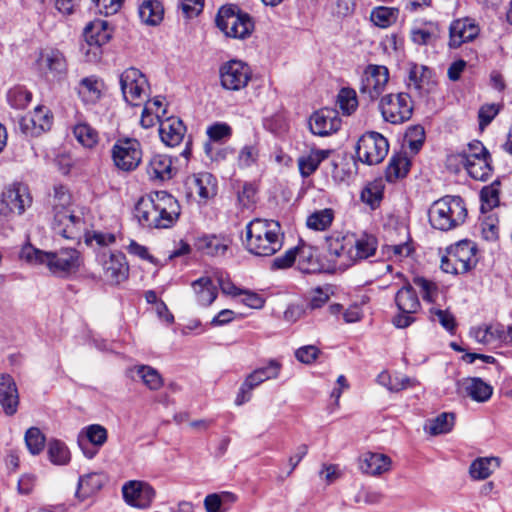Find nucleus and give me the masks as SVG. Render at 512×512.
Segmentation results:
<instances>
[{
	"label": "nucleus",
	"instance_id": "nucleus-51",
	"mask_svg": "<svg viewBox=\"0 0 512 512\" xmlns=\"http://www.w3.org/2000/svg\"><path fill=\"white\" fill-rule=\"evenodd\" d=\"M337 102L344 115H350L358 107V100L355 90L342 88L337 96Z\"/></svg>",
	"mask_w": 512,
	"mask_h": 512
},
{
	"label": "nucleus",
	"instance_id": "nucleus-20",
	"mask_svg": "<svg viewBox=\"0 0 512 512\" xmlns=\"http://www.w3.org/2000/svg\"><path fill=\"white\" fill-rule=\"evenodd\" d=\"M389 80V71L385 66L369 65L362 77L360 93L374 100L384 91Z\"/></svg>",
	"mask_w": 512,
	"mask_h": 512
},
{
	"label": "nucleus",
	"instance_id": "nucleus-46",
	"mask_svg": "<svg viewBox=\"0 0 512 512\" xmlns=\"http://www.w3.org/2000/svg\"><path fill=\"white\" fill-rule=\"evenodd\" d=\"M399 10L390 7H376L371 12V21L378 27L387 28L396 22Z\"/></svg>",
	"mask_w": 512,
	"mask_h": 512
},
{
	"label": "nucleus",
	"instance_id": "nucleus-38",
	"mask_svg": "<svg viewBox=\"0 0 512 512\" xmlns=\"http://www.w3.org/2000/svg\"><path fill=\"white\" fill-rule=\"evenodd\" d=\"M308 124L309 128H312L314 125L322 128H339L341 119L337 110L322 108L310 116Z\"/></svg>",
	"mask_w": 512,
	"mask_h": 512
},
{
	"label": "nucleus",
	"instance_id": "nucleus-4",
	"mask_svg": "<svg viewBox=\"0 0 512 512\" xmlns=\"http://www.w3.org/2000/svg\"><path fill=\"white\" fill-rule=\"evenodd\" d=\"M454 162L462 164L469 176L478 181H486L493 173L491 155L478 140L468 143L467 148L461 153L447 158L448 167H451Z\"/></svg>",
	"mask_w": 512,
	"mask_h": 512
},
{
	"label": "nucleus",
	"instance_id": "nucleus-7",
	"mask_svg": "<svg viewBox=\"0 0 512 512\" xmlns=\"http://www.w3.org/2000/svg\"><path fill=\"white\" fill-rule=\"evenodd\" d=\"M389 143L382 134L368 130L358 140L356 154L358 160L367 165H377L387 156Z\"/></svg>",
	"mask_w": 512,
	"mask_h": 512
},
{
	"label": "nucleus",
	"instance_id": "nucleus-29",
	"mask_svg": "<svg viewBox=\"0 0 512 512\" xmlns=\"http://www.w3.org/2000/svg\"><path fill=\"white\" fill-rule=\"evenodd\" d=\"M39 64L53 78L61 79L67 73V60L58 49H48L42 52Z\"/></svg>",
	"mask_w": 512,
	"mask_h": 512
},
{
	"label": "nucleus",
	"instance_id": "nucleus-2",
	"mask_svg": "<svg viewBox=\"0 0 512 512\" xmlns=\"http://www.w3.org/2000/svg\"><path fill=\"white\" fill-rule=\"evenodd\" d=\"M244 245L255 256L268 257L282 248L281 225L272 219L255 218L246 225Z\"/></svg>",
	"mask_w": 512,
	"mask_h": 512
},
{
	"label": "nucleus",
	"instance_id": "nucleus-64",
	"mask_svg": "<svg viewBox=\"0 0 512 512\" xmlns=\"http://www.w3.org/2000/svg\"><path fill=\"white\" fill-rule=\"evenodd\" d=\"M319 354L320 350L314 345L303 346L295 351L296 359L304 364L313 363Z\"/></svg>",
	"mask_w": 512,
	"mask_h": 512
},
{
	"label": "nucleus",
	"instance_id": "nucleus-28",
	"mask_svg": "<svg viewBox=\"0 0 512 512\" xmlns=\"http://www.w3.org/2000/svg\"><path fill=\"white\" fill-rule=\"evenodd\" d=\"M19 404V394L16 383L11 375L2 374L0 377V405L6 415H14Z\"/></svg>",
	"mask_w": 512,
	"mask_h": 512
},
{
	"label": "nucleus",
	"instance_id": "nucleus-36",
	"mask_svg": "<svg viewBox=\"0 0 512 512\" xmlns=\"http://www.w3.org/2000/svg\"><path fill=\"white\" fill-rule=\"evenodd\" d=\"M197 301L202 306H210L217 298L218 292L210 277H201L191 284Z\"/></svg>",
	"mask_w": 512,
	"mask_h": 512
},
{
	"label": "nucleus",
	"instance_id": "nucleus-11",
	"mask_svg": "<svg viewBox=\"0 0 512 512\" xmlns=\"http://www.w3.org/2000/svg\"><path fill=\"white\" fill-rule=\"evenodd\" d=\"M352 245L351 235L335 232L325 237L326 258L333 270L344 271L352 266Z\"/></svg>",
	"mask_w": 512,
	"mask_h": 512
},
{
	"label": "nucleus",
	"instance_id": "nucleus-5",
	"mask_svg": "<svg viewBox=\"0 0 512 512\" xmlns=\"http://www.w3.org/2000/svg\"><path fill=\"white\" fill-rule=\"evenodd\" d=\"M466 216L467 209L460 196L447 195L435 201L428 211L431 226L440 231H449L460 226Z\"/></svg>",
	"mask_w": 512,
	"mask_h": 512
},
{
	"label": "nucleus",
	"instance_id": "nucleus-60",
	"mask_svg": "<svg viewBox=\"0 0 512 512\" xmlns=\"http://www.w3.org/2000/svg\"><path fill=\"white\" fill-rule=\"evenodd\" d=\"M72 135L85 148H93L99 141L97 130H72Z\"/></svg>",
	"mask_w": 512,
	"mask_h": 512
},
{
	"label": "nucleus",
	"instance_id": "nucleus-34",
	"mask_svg": "<svg viewBox=\"0 0 512 512\" xmlns=\"http://www.w3.org/2000/svg\"><path fill=\"white\" fill-rule=\"evenodd\" d=\"M281 368V363L275 359H272L268 362L267 366L257 368L251 372L245 378L246 385H249L255 389L267 380L276 379L280 374Z\"/></svg>",
	"mask_w": 512,
	"mask_h": 512
},
{
	"label": "nucleus",
	"instance_id": "nucleus-10",
	"mask_svg": "<svg viewBox=\"0 0 512 512\" xmlns=\"http://www.w3.org/2000/svg\"><path fill=\"white\" fill-rule=\"evenodd\" d=\"M394 300L399 313L393 317V325L399 329L409 327L416 320L413 314L421 308L415 289L410 284L403 286L397 291Z\"/></svg>",
	"mask_w": 512,
	"mask_h": 512
},
{
	"label": "nucleus",
	"instance_id": "nucleus-40",
	"mask_svg": "<svg viewBox=\"0 0 512 512\" xmlns=\"http://www.w3.org/2000/svg\"><path fill=\"white\" fill-rule=\"evenodd\" d=\"M164 9L157 0H148L143 2L139 8L140 19L149 25H157L163 19Z\"/></svg>",
	"mask_w": 512,
	"mask_h": 512
},
{
	"label": "nucleus",
	"instance_id": "nucleus-50",
	"mask_svg": "<svg viewBox=\"0 0 512 512\" xmlns=\"http://www.w3.org/2000/svg\"><path fill=\"white\" fill-rule=\"evenodd\" d=\"M32 99V93L23 86H15L7 92L8 103L16 108H25Z\"/></svg>",
	"mask_w": 512,
	"mask_h": 512
},
{
	"label": "nucleus",
	"instance_id": "nucleus-32",
	"mask_svg": "<svg viewBox=\"0 0 512 512\" xmlns=\"http://www.w3.org/2000/svg\"><path fill=\"white\" fill-rule=\"evenodd\" d=\"M411 168V161L405 154L393 155L385 169V178L389 183H395L405 178Z\"/></svg>",
	"mask_w": 512,
	"mask_h": 512
},
{
	"label": "nucleus",
	"instance_id": "nucleus-53",
	"mask_svg": "<svg viewBox=\"0 0 512 512\" xmlns=\"http://www.w3.org/2000/svg\"><path fill=\"white\" fill-rule=\"evenodd\" d=\"M25 443L32 455H38L44 448L45 436L39 428L31 427L25 433Z\"/></svg>",
	"mask_w": 512,
	"mask_h": 512
},
{
	"label": "nucleus",
	"instance_id": "nucleus-14",
	"mask_svg": "<svg viewBox=\"0 0 512 512\" xmlns=\"http://www.w3.org/2000/svg\"><path fill=\"white\" fill-rule=\"evenodd\" d=\"M111 152L114 165L124 172L135 170L142 159L141 145L134 138L118 139Z\"/></svg>",
	"mask_w": 512,
	"mask_h": 512
},
{
	"label": "nucleus",
	"instance_id": "nucleus-62",
	"mask_svg": "<svg viewBox=\"0 0 512 512\" xmlns=\"http://www.w3.org/2000/svg\"><path fill=\"white\" fill-rule=\"evenodd\" d=\"M162 143L170 148L180 145L184 141L182 130H158Z\"/></svg>",
	"mask_w": 512,
	"mask_h": 512
},
{
	"label": "nucleus",
	"instance_id": "nucleus-42",
	"mask_svg": "<svg viewBox=\"0 0 512 512\" xmlns=\"http://www.w3.org/2000/svg\"><path fill=\"white\" fill-rule=\"evenodd\" d=\"M100 82L96 77H86L80 81L78 94L86 103H95L101 96Z\"/></svg>",
	"mask_w": 512,
	"mask_h": 512
},
{
	"label": "nucleus",
	"instance_id": "nucleus-3",
	"mask_svg": "<svg viewBox=\"0 0 512 512\" xmlns=\"http://www.w3.org/2000/svg\"><path fill=\"white\" fill-rule=\"evenodd\" d=\"M22 257L29 262L45 264L53 274L60 276L77 272L82 262L80 252L74 248L46 252L27 247L22 250Z\"/></svg>",
	"mask_w": 512,
	"mask_h": 512
},
{
	"label": "nucleus",
	"instance_id": "nucleus-43",
	"mask_svg": "<svg viewBox=\"0 0 512 512\" xmlns=\"http://www.w3.org/2000/svg\"><path fill=\"white\" fill-rule=\"evenodd\" d=\"M455 416L453 413L443 412L437 417L428 421L425 429L431 435L445 434L452 430L454 426Z\"/></svg>",
	"mask_w": 512,
	"mask_h": 512
},
{
	"label": "nucleus",
	"instance_id": "nucleus-59",
	"mask_svg": "<svg viewBox=\"0 0 512 512\" xmlns=\"http://www.w3.org/2000/svg\"><path fill=\"white\" fill-rule=\"evenodd\" d=\"M33 128L50 127L53 124V115L51 111L44 106H37L30 118Z\"/></svg>",
	"mask_w": 512,
	"mask_h": 512
},
{
	"label": "nucleus",
	"instance_id": "nucleus-23",
	"mask_svg": "<svg viewBox=\"0 0 512 512\" xmlns=\"http://www.w3.org/2000/svg\"><path fill=\"white\" fill-rule=\"evenodd\" d=\"M457 392L473 401H488L493 394V387L478 377H468L457 382Z\"/></svg>",
	"mask_w": 512,
	"mask_h": 512
},
{
	"label": "nucleus",
	"instance_id": "nucleus-45",
	"mask_svg": "<svg viewBox=\"0 0 512 512\" xmlns=\"http://www.w3.org/2000/svg\"><path fill=\"white\" fill-rule=\"evenodd\" d=\"M384 193V184L382 179L374 180L367 184L361 192V200L371 208L379 206Z\"/></svg>",
	"mask_w": 512,
	"mask_h": 512
},
{
	"label": "nucleus",
	"instance_id": "nucleus-33",
	"mask_svg": "<svg viewBox=\"0 0 512 512\" xmlns=\"http://www.w3.org/2000/svg\"><path fill=\"white\" fill-rule=\"evenodd\" d=\"M330 150H311L308 154L298 158L297 164L303 178L311 176L320 166L321 162L330 155Z\"/></svg>",
	"mask_w": 512,
	"mask_h": 512
},
{
	"label": "nucleus",
	"instance_id": "nucleus-17",
	"mask_svg": "<svg viewBox=\"0 0 512 512\" xmlns=\"http://www.w3.org/2000/svg\"><path fill=\"white\" fill-rule=\"evenodd\" d=\"M326 174L336 185L349 186L358 174V160L351 154H337L327 165Z\"/></svg>",
	"mask_w": 512,
	"mask_h": 512
},
{
	"label": "nucleus",
	"instance_id": "nucleus-16",
	"mask_svg": "<svg viewBox=\"0 0 512 512\" xmlns=\"http://www.w3.org/2000/svg\"><path fill=\"white\" fill-rule=\"evenodd\" d=\"M166 114V109L161 98L156 97L153 100L146 102L140 123L142 128H153L158 125L159 128H179L183 126L182 120L177 116H168L163 118Z\"/></svg>",
	"mask_w": 512,
	"mask_h": 512
},
{
	"label": "nucleus",
	"instance_id": "nucleus-19",
	"mask_svg": "<svg viewBox=\"0 0 512 512\" xmlns=\"http://www.w3.org/2000/svg\"><path fill=\"white\" fill-rule=\"evenodd\" d=\"M124 501L132 507L146 509L152 504L156 492L154 488L145 481L130 480L122 486Z\"/></svg>",
	"mask_w": 512,
	"mask_h": 512
},
{
	"label": "nucleus",
	"instance_id": "nucleus-30",
	"mask_svg": "<svg viewBox=\"0 0 512 512\" xmlns=\"http://www.w3.org/2000/svg\"><path fill=\"white\" fill-rule=\"evenodd\" d=\"M432 70L424 65L411 64L408 72V88L420 94L429 92L434 85Z\"/></svg>",
	"mask_w": 512,
	"mask_h": 512
},
{
	"label": "nucleus",
	"instance_id": "nucleus-21",
	"mask_svg": "<svg viewBox=\"0 0 512 512\" xmlns=\"http://www.w3.org/2000/svg\"><path fill=\"white\" fill-rule=\"evenodd\" d=\"M52 229L55 234L65 239H79L84 229V222L82 217L76 215L71 209H61L54 214Z\"/></svg>",
	"mask_w": 512,
	"mask_h": 512
},
{
	"label": "nucleus",
	"instance_id": "nucleus-27",
	"mask_svg": "<svg viewBox=\"0 0 512 512\" xmlns=\"http://www.w3.org/2000/svg\"><path fill=\"white\" fill-rule=\"evenodd\" d=\"M147 174L151 180L167 181L172 179L177 169L173 166L172 158L165 154H155L147 165Z\"/></svg>",
	"mask_w": 512,
	"mask_h": 512
},
{
	"label": "nucleus",
	"instance_id": "nucleus-24",
	"mask_svg": "<svg viewBox=\"0 0 512 512\" xmlns=\"http://www.w3.org/2000/svg\"><path fill=\"white\" fill-rule=\"evenodd\" d=\"M2 201L11 212L20 215L32 204V197L26 185L17 183L2 193Z\"/></svg>",
	"mask_w": 512,
	"mask_h": 512
},
{
	"label": "nucleus",
	"instance_id": "nucleus-39",
	"mask_svg": "<svg viewBox=\"0 0 512 512\" xmlns=\"http://www.w3.org/2000/svg\"><path fill=\"white\" fill-rule=\"evenodd\" d=\"M499 466L500 460L497 457L477 458L471 463L469 473L473 479L483 480L488 478Z\"/></svg>",
	"mask_w": 512,
	"mask_h": 512
},
{
	"label": "nucleus",
	"instance_id": "nucleus-18",
	"mask_svg": "<svg viewBox=\"0 0 512 512\" xmlns=\"http://www.w3.org/2000/svg\"><path fill=\"white\" fill-rule=\"evenodd\" d=\"M103 275L110 284H119L129 276V265L122 252H103L98 256Z\"/></svg>",
	"mask_w": 512,
	"mask_h": 512
},
{
	"label": "nucleus",
	"instance_id": "nucleus-49",
	"mask_svg": "<svg viewBox=\"0 0 512 512\" xmlns=\"http://www.w3.org/2000/svg\"><path fill=\"white\" fill-rule=\"evenodd\" d=\"M333 218L331 209H323L309 215L306 224L310 229L324 231L332 224Z\"/></svg>",
	"mask_w": 512,
	"mask_h": 512
},
{
	"label": "nucleus",
	"instance_id": "nucleus-54",
	"mask_svg": "<svg viewBox=\"0 0 512 512\" xmlns=\"http://www.w3.org/2000/svg\"><path fill=\"white\" fill-rule=\"evenodd\" d=\"M499 186L500 182L495 180L492 184L482 188L480 192L482 209L491 210L499 204Z\"/></svg>",
	"mask_w": 512,
	"mask_h": 512
},
{
	"label": "nucleus",
	"instance_id": "nucleus-61",
	"mask_svg": "<svg viewBox=\"0 0 512 512\" xmlns=\"http://www.w3.org/2000/svg\"><path fill=\"white\" fill-rule=\"evenodd\" d=\"M297 252L298 247L287 250L283 255L274 258L271 268L276 270L291 267L297 260Z\"/></svg>",
	"mask_w": 512,
	"mask_h": 512
},
{
	"label": "nucleus",
	"instance_id": "nucleus-56",
	"mask_svg": "<svg viewBox=\"0 0 512 512\" xmlns=\"http://www.w3.org/2000/svg\"><path fill=\"white\" fill-rule=\"evenodd\" d=\"M414 284L420 288V292L424 301L432 303L436 301L438 296V287L437 285L424 278V277H416L413 280Z\"/></svg>",
	"mask_w": 512,
	"mask_h": 512
},
{
	"label": "nucleus",
	"instance_id": "nucleus-25",
	"mask_svg": "<svg viewBox=\"0 0 512 512\" xmlns=\"http://www.w3.org/2000/svg\"><path fill=\"white\" fill-rule=\"evenodd\" d=\"M478 34L479 27L471 19H457L449 28V46L458 48L466 42L473 41Z\"/></svg>",
	"mask_w": 512,
	"mask_h": 512
},
{
	"label": "nucleus",
	"instance_id": "nucleus-63",
	"mask_svg": "<svg viewBox=\"0 0 512 512\" xmlns=\"http://www.w3.org/2000/svg\"><path fill=\"white\" fill-rule=\"evenodd\" d=\"M259 156L258 149L252 145L244 146L238 156L239 165L241 167H250L257 162Z\"/></svg>",
	"mask_w": 512,
	"mask_h": 512
},
{
	"label": "nucleus",
	"instance_id": "nucleus-57",
	"mask_svg": "<svg viewBox=\"0 0 512 512\" xmlns=\"http://www.w3.org/2000/svg\"><path fill=\"white\" fill-rule=\"evenodd\" d=\"M71 203V195L66 187L62 185H58L54 187V194L52 199V208L53 213L55 214L57 210H68L70 209Z\"/></svg>",
	"mask_w": 512,
	"mask_h": 512
},
{
	"label": "nucleus",
	"instance_id": "nucleus-55",
	"mask_svg": "<svg viewBox=\"0 0 512 512\" xmlns=\"http://www.w3.org/2000/svg\"><path fill=\"white\" fill-rule=\"evenodd\" d=\"M429 314L433 322H438L448 332L453 333L456 329L455 317L448 310L432 307L429 309Z\"/></svg>",
	"mask_w": 512,
	"mask_h": 512
},
{
	"label": "nucleus",
	"instance_id": "nucleus-8",
	"mask_svg": "<svg viewBox=\"0 0 512 512\" xmlns=\"http://www.w3.org/2000/svg\"><path fill=\"white\" fill-rule=\"evenodd\" d=\"M475 247L464 240L452 246L441 260V269L446 273L464 274L476 265Z\"/></svg>",
	"mask_w": 512,
	"mask_h": 512
},
{
	"label": "nucleus",
	"instance_id": "nucleus-37",
	"mask_svg": "<svg viewBox=\"0 0 512 512\" xmlns=\"http://www.w3.org/2000/svg\"><path fill=\"white\" fill-rule=\"evenodd\" d=\"M108 438L107 429L100 424H91L84 427L78 434V445L88 442L94 447L101 448Z\"/></svg>",
	"mask_w": 512,
	"mask_h": 512
},
{
	"label": "nucleus",
	"instance_id": "nucleus-58",
	"mask_svg": "<svg viewBox=\"0 0 512 512\" xmlns=\"http://www.w3.org/2000/svg\"><path fill=\"white\" fill-rule=\"evenodd\" d=\"M425 141V130H406L403 145L408 146L411 153L417 154Z\"/></svg>",
	"mask_w": 512,
	"mask_h": 512
},
{
	"label": "nucleus",
	"instance_id": "nucleus-31",
	"mask_svg": "<svg viewBox=\"0 0 512 512\" xmlns=\"http://www.w3.org/2000/svg\"><path fill=\"white\" fill-rule=\"evenodd\" d=\"M352 251V265L358 261L365 260L374 256L377 250V240L374 236L363 235L360 238H355L351 235Z\"/></svg>",
	"mask_w": 512,
	"mask_h": 512
},
{
	"label": "nucleus",
	"instance_id": "nucleus-26",
	"mask_svg": "<svg viewBox=\"0 0 512 512\" xmlns=\"http://www.w3.org/2000/svg\"><path fill=\"white\" fill-rule=\"evenodd\" d=\"M392 460L382 453L365 452L359 458L360 470L371 476H380L391 470Z\"/></svg>",
	"mask_w": 512,
	"mask_h": 512
},
{
	"label": "nucleus",
	"instance_id": "nucleus-35",
	"mask_svg": "<svg viewBox=\"0 0 512 512\" xmlns=\"http://www.w3.org/2000/svg\"><path fill=\"white\" fill-rule=\"evenodd\" d=\"M105 480L106 478L103 474L96 472L81 476L78 480L76 496L80 500L87 499L103 487Z\"/></svg>",
	"mask_w": 512,
	"mask_h": 512
},
{
	"label": "nucleus",
	"instance_id": "nucleus-15",
	"mask_svg": "<svg viewBox=\"0 0 512 512\" xmlns=\"http://www.w3.org/2000/svg\"><path fill=\"white\" fill-rule=\"evenodd\" d=\"M252 76L250 67L240 60H230L219 68L221 86L230 91L245 88Z\"/></svg>",
	"mask_w": 512,
	"mask_h": 512
},
{
	"label": "nucleus",
	"instance_id": "nucleus-13",
	"mask_svg": "<svg viewBox=\"0 0 512 512\" xmlns=\"http://www.w3.org/2000/svg\"><path fill=\"white\" fill-rule=\"evenodd\" d=\"M381 114L385 121L398 125L410 119L413 111L411 98L406 93L388 94L379 104Z\"/></svg>",
	"mask_w": 512,
	"mask_h": 512
},
{
	"label": "nucleus",
	"instance_id": "nucleus-6",
	"mask_svg": "<svg viewBox=\"0 0 512 512\" xmlns=\"http://www.w3.org/2000/svg\"><path fill=\"white\" fill-rule=\"evenodd\" d=\"M217 27L227 37L245 39L254 29V23L247 13L233 5L222 6L216 16Z\"/></svg>",
	"mask_w": 512,
	"mask_h": 512
},
{
	"label": "nucleus",
	"instance_id": "nucleus-1",
	"mask_svg": "<svg viewBox=\"0 0 512 512\" xmlns=\"http://www.w3.org/2000/svg\"><path fill=\"white\" fill-rule=\"evenodd\" d=\"M180 212L177 199L165 191L143 196L135 206V217L141 226L147 228H170L177 222Z\"/></svg>",
	"mask_w": 512,
	"mask_h": 512
},
{
	"label": "nucleus",
	"instance_id": "nucleus-22",
	"mask_svg": "<svg viewBox=\"0 0 512 512\" xmlns=\"http://www.w3.org/2000/svg\"><path fill=\"white\" fill-rule=\"evenodd\" d=\"M185 186L188 195H197L200 201H206L217 193V180L209 172H201L187 177Z\"/></svg>",
	"mask_w": 512,
	"mask_h": 512
},
{
	"label": "nucleus",
	"instance_id": "nucleus-48",
	"mask_svg": "<svg viewBox=\"0 0 512 512\" xmlns=\"http://www.w3.org/2000/svg\"><path fill=\"white\" fill-rule=\"evenodd\" d=\"M236 497L232 493L224 492L221 494H209L204 500V506L207 512H222L226 510V504L235 502Z\"/></svg>",
	"mask_w": 512,
	"mask_h": 512
},
{
	"label": "nucleus",
	"instance_id": "nucleus-52",
	"mask_svg": "<svg viewBox=\"0 0 512 512\" xmlns=\"http://www.w3.org/2000/svg\"><path fill=\"white\" fill-rule=\"evenodd\" d=\"M136 374L151 390H158L162 386V378L160 374L156 369L150 366L141 365L136 367Z\"/></svg>",
	"mask_w": 512,
	"mask_h": 512
},
{
	"label": "nucleus",
	"instance_id": "nucleus-44",
	"mask_svg": "<svg viewBox=\"0 0 512 512\" xmlns=\"http://www.w3.org/2000/svg\"><path fill=\"white\" fill-rule=\"evenodd\" d=\"M297 267L306 274L316 273L320 270V265L314 257L311 247H300L297 252Z\"/></svg>",
	"mask_w": 512,
	"mask_h": 512
},
{
	"label": "nucleus",
	"instance_id": "nucleus-12",
	"mask_svg": "<svg viewBox=\"0 0 512 512\" xmlns=\"http://www.w3.org/2000/svg\"><path fill=\"white\" fill-rule=\"evenodd\" d=\"M120 86L125 101L131 105H139L148 96L149 83L137 68L130 67L121 73Z\"/></svg>",
	"mask_w": 512,
	"mask_h": 512
},
{
	"label": "nucleus",
	"instance_id": "nucleus-9",
	"mask_svg": "<svg viewBox=\"0 0 512 512\" xmlns=\"http://www.w3.org/2000/svg\"><path fill=\"white\" fill-rule=\"evenodd\" d=\"M85 44L81 50L87 62H98L102 56V46L109 42L111 33L106 21L96 20L90 22L84 29Z\"/></svg>",
	"mask_w": 512,
	"mask_h": 512
},
{
	"label": "nucleus",
	"instance_id": "nucleus-41",
	"mask_svg": "<svg viewBox=\"0 0 512 512\" xmlns=\"http://www.w3.org/2000/svg\"><path fill=\"white\" fill-rule=\"evenodd\" d=\"M438 38L439 28L433 23L411 30V40L417 45H433Z\"/></svg>",
	"mask_w": 512,
	"mask_h": 512
},
{
	"label": "nucleus",
	"instance_id": "nucleus-47",
	"mask_svg": "<svg viewBox=\"0 0 512 512\" xmlns=\"http://www.w3.org/2000/svg\"><path fill=\"white\" fill-rule=\"evenodd\" d=\"M47 453L50 461L55 465H66L70 461V451L60 440L49 441Z\"/></svg>",
	"mask_w": 512,
	"mask_h": 512
}]
</instances>
